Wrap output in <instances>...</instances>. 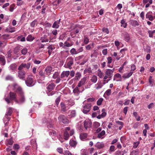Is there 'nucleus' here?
I'll return each mask as SVG.
<instances>
[{"mask_svg":"<svg viewBox=\"0 0 155 155\" xmlns=\"http://www.w3.org/2000/svg\"><path fill=\"white\" fill-rule=\"evenodd\" d=\"M13 90L17 93L18 95L21 94L24 92L22 87L17 83H14L12 85Z\"/></svg>","mask_w":155,"mask_h":155,"instance_id":"obj_3","label":"nucleus"},{"mask_svg":"<svg viewBox=\"0 0 155 155\" xmlns=\"http://www.w3.org/2000/svg\"><path fill=\"white\" fill-rule=\"evenodd\" d=\"M68 104L66 102V101L64 102H61L60 103V106L61 110V111L65 112L69 108V107L68 106Z\"/></svg>","mask_w":155,"mask_h":155,"instance_id":"obj_6","label":"nucleus"},{"mask_svg":"<svg viewBox=\"0 0 155 155\" xmlns=\"http://www.w3.org/2000/svg\"><path fill=\"white\" fill-rule=\"evenodd\" d=\"M40 40L42 43L48 41V39L47 38V36L46 35H44L41 38Z\"/></svg>","mask_w":155,"mask_h":155,"instance_id":"obj_29","label":"nucleus"},{"mask_svg":"<svg viewBox=\"0 0 155 155\" xmlns=\"http://www.w3.org/2000/svg\"><path fill=\"white\" fill-rule=\"evenodd\" d=\"M9 94V97H7L5 98V101L8 104H9L13 100L15 101L16 102L18 101V100L16 99L17 95L16 93L10 92Z\"/></svg>","mask_w":155,"mask_h":155,"instance_id":"obj_1","label":"nucleus"},{"mask_svg":"<svg viewBox=\"0 0 155 155\" xmlns=\"http://www.w3.org/2000/svg\"><path fill=\"white\" fill-rule=\"evenodd\" d=\"M93 125L95 128H97L100 126V124L98 122H95L94 123Z\"/></svg>","mask_w":155,"mask_h":155,"instance_id":"obj_55","label":"nucleus"},{"mask_svg":"<svg viewBox=\"0 0 155 155\" xmlns=\"http://www.w3.org/2000/svg\"><path fill=\"white\" fill-rule=\"evenodd\" d=\"M81 76V74L80 72H77L75 74V79L78 80Z\"/></svg>","mask_w":155,"mask_h":155,"instance_id":"obj_43","label":"nucleus"},{"mask_svg":"<svg viewBox=\"0 0 155 155\" xmlns=\"http://www.w3.org/2000/svg\"><path fill=\"white\" fill-rule=\"evenodd\" d=\"M103 86V84L101 82H98L97 84L95 85V88L97 90H98L102 88Z\"/></svg>","mask_w":155,"mask_h":155,"instance_id":"obj_26","label":"nucleus"},{"mask_svg":"<svg viewBox=\"0 0 155 155\" xmlns=\"http://www.w3.org/2000/svg\"><path fill=\"white\" fill-rule=\"evenodd\" d=\"M15 6V5L14 4H13L11 5L10 6V11L11 12H13Z\"/></svg>","mask_w":155,"mask_h":155,"instance_id":"obj_48","label":"nucleus"},{"mask_svg":"<svg viewBox=\"0 0 155 155\" xmlns=\"http://www.w3.org/2000/svg\"><path fill=\"white\" fill-rule=\"evenodd\" d=\"M86 80V78L84 77L82 78L79 82L82 84L83 85L85 84V82Z\"/></svg>","mask_w":155,"mask_h":155,"instance_id":"obj_51","label":"nucleus"},{"mask_svg":"<svg viewBox=\"0 0 155 155\" xmlns=\"http://www.w3.org/2000/svg\"><path fill=\"white\" fill-rule=\"evenodd\" d=\"M133 72L130 71V72L124 74L122 76V77L125 79L128 78H129L132 75Z\"/></svg>","mask_w":155,"mask_h":155,"instance_id":"obj_21","label":"nucleus"},{"mask_svg":"<svg viewBox=\"0 0 155 155\" xmlns=\"http://www.w3.org/2000/svg\"><path fill=\"white\" fill-rule=\"evenodd\" d=\"M31 144L32 147L35 149L37 148V144L36 143V141L35 139H32L31 141Z\"/></svg>","mask_w":155,"mask_h":155,"instance_id":"obj_24","label":"nucleus"},{"mask_svg":"<svg viewBox=\"0 0 155 155\" xmlns=\"http://www.w3.org/2000/svg\"><path fill=\"white\" fill-rule=\"evenodd\" d=\"M97 77L95 75H93L91 79V81L94 83H96L97 81Z\"/></svg>","mask_w":155,"mask_h":155,"instance_id":"obj_35","label":"nucleus"},{"mask_svg":"<svg viewBox=\"0 0 155 155\" xmlns=\"http://www.w3.org/2000/svg\"><path fill=\"white\" fill-rule=\"evenodd\" d=\"M21 48V46L20 45L17 46L14 49V52L15 54H17Z\"/></svg>","mask_w":155,"mask_h":155,"instance_id":"obj_36","label":"nucleus"},{"mask_svg":"<svg viewBox=\"0 0 155 155\" xmlns=\"http://www.w3.org/2000/svg\"><path fill=\"white\" fill-rule=\"evenodd\" d=\"M133 115L136 118L137 120L138 121L140 120V117L138 115L137 113L136 112H133Z\"/></svg>","mask_w":155,"mask_h":155,"instance_id":"obj_40","label":"nucleus"},{"mask_svg":"<svg viewBox=\"0 0 155 155\" xmlns=\"http://www.w3.org/2000/svg\"><path fill=\"white\" fill-rule=\"evenodd\" d=\"M13 79V78L11 76L8 75L6 76L5 77V80L6 81H8L10 80L11 81Z\"/></svg>","mask_w":155,"mask_h":155,"instance_id":"obj_52","label":"nucleus"},{"mask_svg":"<svg viewBox=\"0 0 155 155\" xmlns=\"http://www.w3.org/2000/svg\"><path fill=\"white\" fill-rule=\"evenodd\" d=\"M31 63L30 62H28L27 64L25 63H22L19 66L18 68V71H24L23 70L24 68H26L27 69H28L31 65Z\"/></svg>","mask_w":155,"mask_h":155,"instance_id":"obj_7","label":"nucleus"},{"mask_svg":"<svg viewBox=\"0 0 155 155\" xmlns=\"http://www.w3.org/2000/svg\"><path fill=\"white\" fill-rule=\"evenodd\" d=\"M59 122L64 124H67L69 123V120L64 115H60L58 118Z\"/></svg>","mask_w":155,"mask_h":155,"instance_id":"obj_5","label":"nucleus"},{"mask_svg":"<svg viewBox=\"0 0 155 155\" xmlns=\"http://www.w3.org/2000/svg\"><path fill=\"white\" fill-rule=\"evenodd\" d=\"M74 133L73 129H70L69 127H66L64 132V136L65 140H68L70 136L72 135Z\"/></svg>","mask_w":155,"mask_h":155,"instance_id":"obj_2","label":"nucleus"},{"mask_svg":"<svg viewBox=\"0 0 155 155\" xmlns=\"http://www.w3.org/2000/svg\"><path fill=\"white\" fill-rule=\"evenodd\" d=\"M18 95L19 97L18 101L16 102L18 103H24L25 101V93Z\"/></svg>","mask_w":155,"mask_h":155,"instance_id":"obj_12","label":"nucleus"},{"mask_svg":"<svg viewBox=\"0 0 155 155\" xmlns=\"http://www.w3.org/2000/svg\"><path fill=\"white\" fill-rule=\"evenodd\" d=\"M92 73V70L91 67H89L88 68L85 69L84 71V74L87 73L90 74Z\"/></svg>","mask_w":155,"mask_h":155,"instance_id":"obj_37","label":"nucleus"},{"mask_svg":"<svg viewBox=\"0 0 155 155\" xmlns=\"http://www.w3.org/2000/svg\"><path fill=\"white\" fill-rule=\"evenodd\" d=\"M28 52V49L26 48H24L21 50V52L23 55L26 54Z\"/></svg>","mask_w":155,"mask_h":155,"instance_id":"obj_49","label":"nucleus"},{"mask_svg":"<svg viewBox=\"0 0 155 155\" xmlns=\"http://www.w3.org/2000/svg\"><path fill=\"white\" fill-rule=\"evenodd\" d=\"M95 146L98 149H101L104 147V144L102 142H97Z\"/></svg>","mask_w":155,"mask_h":155,"instance_id":"obj_23","label":"nucleus"},{"mask_svg":"<svg viewBox=\"0 0 155 155\" xmlns=\"http://www.w3.org/2000/svg\"><path fill=\"white\" fill-rule=\"evenodd\" d=\"M139 143V141H137V142H134V146L133 147V148H137Z\"/></svg>","mask_w":155,"mask_h":155,"instance_id":"obj_62","label":"nucleus"},{"mask_svg":"<svg viewBox=\"0 0 155 155\" xmlns=\"http://www.w3.org/2000/svg\"><path fill=\"white\" fill-rule=\"evenodd\" d=\"M77 143L78 142L76 140H75L71 139L70 140L69 144L70 146L72 147H75Z\"/></svg>","mask_w":155,"mask_h":155,"instance_id":"obj_18","label":"nucleus"},{"mask_svg":"<svg viewBox=\"0 0 155 155\" xmlns=\"http://www.w3.org/2000/svg\"><path fill=\"white\" fill-rule=\"evenodd\" d=\"M146 17L147 18H149V19L150 21H152L153 20V16L151 15H148L147 14L146 15Z\"/></svg>","mask_w":155,"mask_h":155,"instance_id":"obj_56","label":"nucleus"},{"mask_svg":"<svg viewBox=\"0 0 155 155\" xmlns=\"http://www.w3.org/2000/svg\"><path fill=\"white\" fill-rule=\"evenodd\" d=\"M92 123L89 120H86L84 122V126L86 130L91 127Z\"/></svg>","mask_w":155,"mask_h":155,"instance_id":"obj_11","label":"nucleus"},{"mask_svg":"<svg viewBox=\"0 0 155 155\" xmlns=\"http://www.w3.org/2000/svg\"><path fill=\"white\" fill-rule=\"evenodd\" d=\"M139 154V150L136 149L133 150L130 152V155H138Z\"/></svg>","mask_w":155,"mask_h":155,"instance_id":"obj_38","label":"nucleus"},{"mask_svg":"<svg viewBox=\"0 0 155 155\" xmlns=\"http://www.w3.org/2000/svg\"><path fill=\"white\" fill-rule=\"evenodd\" d=\"M25 84L28 87H32L34 85V79L33 78L28 77L25 81Z\"/></svg>","mask_w":155,"mask_h":155,"instance_id":"obj_8","label":"nucleus"},{"mask_svg":"<svg viewBox=\"0 0 155 155\" xmlns=\"http://www.w3.org/2000/svg\"><path fill=\"white\" fill-rule=\"evenodd\" d=\"M97 75L101 78H102L103 77L104 74L100 69H98L97 71Z\"/></svg>","mask_w":155,"mask_h":155,"instance_id":"obj_34","label":"nucleus"},{"mask_svg":"<svg viewBox=\"0 0 155 155\" xmlns=\"http://www.w3.org/2000/svg\"><path fill=\"white\" fill-rule=\"evenodd\" d=\"M74 64V58L72 57H69L67 59L65 64H66V68H68L69 69L72 68L71 66Z\"/></svg>","mask_w":155,"mask_h":155,"instance_id":"obj_4","label":"nucleus"},{"mask_svg":"<svg viewBox=\"0 0 155 155\" xmlns=\"http://www.w3.org/2000/svg\"><path fill=\"white\" fill-rule=\"evenodd\" d=\"M91 104L90 103L86 104L83 107V112L85 114L89 112L91 110Z\"/></svg>","mask_w":155,"mask_h":155,"instance_id":"obj_9","label":"nucleus"},{"mask_svg":"<svg viewBox=\"0 0 155 155\" xmlns=\"http://www.w3.org/2000/svg\"><path fill=\"white\" fill-rule=\"evenodd\" d=\"M102 113L101 114V115L102 116V117H104L106 116V115L107 114L105 112V109H103L102 110Z\"/></svg>","mask_w":155,"mask_h":155,"instance_id":"obj_54","label":"nucleus"},{"mask_svg":"<svg viewBox=\"0 0 155 155\" xmlns=\"http://www.w3.org/2000/svg\"><path fill=\"white\" fill-rule=\"evenodd\" d=\"M73 45L72 44H70L69 43L66 41L64 43V46L67 47H70Z\"/></svg>","mask_w":155,"mask_h":155,"instance_id":"obj_60","label":"nucleus"},{"mask_svg":"<svg viewBox=\"0 0 155 155\" xmlns=\"http://www.w3.org/2000/svg\"><path fill=\"white\" fill-rule=\"evenodd\" d=\"M9 38V35L8 34L3 35L0 37V42H4V41Z\"/></svg>","mask_w":155,"mask_h":155,"instance_id":"obj_15","label":"nucleus"},{"mask_svg":"<svg viewBox=\"0 0 155 155\" xmlns=\"http://www.w3.org/2000/svg\"><path fill=\"white\" fill-rule=\"evenodd\" d=\"M18 77L21 80H24L25 78V71H18Z\"/></svg>","mask_w":155,"mask_h":155,"instance_id":"obj_13","label":"nucleus"},{"mask_svg":"<svg viewBox=\"0 0 155 155\" xmlns=\"http://www.w3.org/2000/svg\"><path fill=\"white\" fill-rule=\"evenodd\" d=\"M52 67L48 66L45 68V74L46 75H49L50 73L52 71Z\"/></svg>","mask_w":155,"mask_h":155,"instance_id":"obj_14","label":"nucleus"},{"mask_svg":"<svg viewBox=\"0 0 155 155\" xmlns=\"http://www.w3.org/2000/svg\"><path fill=\"white\" fill-rule=\"evenodd\" d=\"M66 102H67V103L68 104V106H69V108L70 107L73 105H74V102H73L72 101H66Z\"/></svg>","mask_w":155,"mask_h":155,"instance_id":"obj_53","label":"nucleus"},{"mask_svg":"<svg viewBox=\"0 0 155 155\" xmlns=\"http://www.w3.org/2000/svg\"><path fill=\"white\" fill-rule=\"evenodd\" d=\"M0 64L2 65H4L5 64V58L2 55H0Z\"/></svg>","mask_w":155,"mask_h":155,"instance_id":"obj_25","label":"nucleus"},{"mask_svg":"<svg viewBox=\"0 0 155 155\" xmlns=\"http://www.w3.org/2000/svg\"><path fill=\"white\" fill-rule=\"evenodd\" d=\"M124 57V54L121 53L120 54H118L117 56L116 57V58L117 60L120 59L121 58H122Z\"/></svg>","mask_w":155,"mask_h":155,"instance_id":"obj_58","label":"nucleus"},{"mask_svg":"<svg viewBox=\"0 0 155 155\" xmlns=\"http://www.w3.org/2000/svg\"><path fill=\"white\" fill-rule=\"evenodd\" d=\"M39 75L42 78H43V79H44L45 78V72H44L42 70H40L39 71Z\"/></svg>","mask_w":155,"mask_h":155,"instance_id":"obj_45","label":"nucleus"},{"mask_svg":"<svg viewBox=\"0 0 155 155\" xmlns=\"http://www.w3.org/2000/svg\"><path fill=\"white\" fill-rule=\"evenodd\" d=\"M73 92L75 94H79L80 92L78 87H76L74 89Z\"/></svg>","mask_w":155,"mask_h":155,"instance_id":"obj_47","label":"nucleus"},{"mask_svg":"<svg viewBox=\"0 0 155 155\" xmlns=\"http://www.w3.org/2000/svg\"><path fill=\"white\" fill-rule=\"evenodd\" d=\"M70 74L69 71H64L61 73L60 76V78H63L64 77H68Z\"/></svg>","mask_w":155,"mask_h":155,"instance_id":"obj_16","label":"nucleus"},{"mask_svg":"<svg viewBox=\"0 0 155 155\" xmlns=\"http://www.w3.org/2000/svg\"><path fill=\"white\" fill-rule=\"evenodd\" d=\"M48 91L47 92V94L48 96H51L53 95L54 94H58V92L56 91Z\"/></svg>","mask_w":155,"mask_h":155,"instance_id":"obj_41","label":"nucleus"},{"mask_svg":"<svg viewBox=\"0 0 155 155\" xmlns=\"http://www.w3.org/2000/svg\"><path fill=\"white\" fill-rule=\"evenodd\" d=\"M13 109L12 108L9 107L7 109V112L5 114L6 116H10L13 112Z\"/></svg>","mask_w":155,"mask_h":155,"instance_id":"obj_20","label":"nucleus"},{"mask_svg":"<svg viewBox=\"0 0 155 155\" xmlns=\"http://www.w3.org/2000/svg\"><path fill=\"white\" fill-rule=\"evenodd\" d=\"M103 101V99L102 98H99L97 102V104L98 106L101 105Z\"/></svg>","mask_w":155,"mask_h":155,"instance_id":"obj_46","label":"nucleus"},{"mask_svg":"<svg viewBox=\"0 0 155 155\" xmlns=\"http://www.w3.org/2000/svg\"><path fill=\"white\" fill-rule=\"evenodd\" d=\"M55 85L54 83H51L49 84L47 87L48 91H51L53 90L55 87Z\"/></svg>","mask_w":155,"mask_h":155,"instance_id":"obj_19","label":"nucleus"},{"mask_svg":"<svg viewBox=\"0 0 155 155\" xmlns=\"http://www.w3.org/2000/svg\"><path fill=\"white\" fill-rule=\"evenodd\" d=\"M76 111L74 110H69L68 112V115L70 117H74L76 116Z\"/></svg>","mask_w":155,"mask_h":155,"instance_id":"obj_17","label":"nucleus"},{"mask_svg":"<svg viewBox=\"0 0 155 155\" xmlns=\"http://www.w3.org/2000/svg\"><path fill=\"white\" fill-rule=\"evenodd\" d=\"M71 54L72 55L76 54H78V52L74 48H72L70 51Z\"/></svg>","mask_w":155,"mask_h":155,"instance_id":"obj_44","label":"nucleus"},{"mask_svg":"<svg viewBox=\"0 0 155 155\" xmlns=\"http://www.w3.org/2000/svg\"><path fill=\"white\" fill-rule=\"evenodd\" d=\"M34 39V38L31 35H29L26 38V40L29 41H32Z\"/></svg>","mask_w":155,"mask_h":155,"instance_id":"obj_39","label":"nucleus"},{"mask_svg":"<svg viewBox=\"0 0 155 155\" xmlns=\"http://www.w3.org/2000/svg\"><path fill=\"white\" fill-rule=\"evenodd\" d=\"M81 152V155H88V153L87 150L82 149Z\"/></svg>","mask_w":155,"mask_h":155,"instance_id":"obj_42","label":"nucleus"},{"mask_svg":"<svg viewBox=\"0 0 155 155\" xmlns=\"http://www.w3.org/2000/svg\"><path fill=\"white\" fill-rule=\"evenodd\" d=\"M87 133H82L80 134V137L81 140H84L87 138Z\"/></svg>","mask_w":155,"mask_h":155,"instance_id":"obj_27","label":"nucleus"},{"mask_svg":"<svg viewBox=\"0 0 155 155\" xmlns=\"http://www.w3.org/2000/svg\"><path fill=\"white\" fill-rule=\"evenodd\" d=\"M114 71V68L112 69H107L105 72V75H107L108 76L109 78L110 79V78H111L113 75V73Z\"/></svg>","mask_w":155,"mask_h":155,"instance_id":"obj_10","label":"nucleus"},{"mask_svg":"<svg viewBox=\"0 0 155 155\" xmlns=\"http://www.w3.org/2000/svg\"><path fill=\"white\" fill-rule=\"evenodd\" d=\"M130 24L133 26H138L139 24L136 20H130Z\"/></svg>","mask_w":155,"mask_h":155,"instance_id":"obj_31","label":"nucleus"},{"mask_svg":"<svg viewBox=\"0 0 155 155\" xmlns=\"http://www.w3.org/2000/svg\"><path fill=\"white\" fill-rule=\"evenodd\" d=\"M136 69V67L135 65L134 64H132L131 66V70L130 71L133 72Z\"/></svg>","mask_w":155,"mask_h":155,"instance_id":"obj_64","label":"nucleus"},{"mask_svg":"<svg viewBox=\"0 0 155 155\" xmlns=\"http://www.w3.org/2000/svg\"><path fill=\"white\" fill-rule=\"evenodd\" d=\"M55 48L52 45H50L49 46L48 49V53L49 55H50L52 51Z\"/></svg>","mask_w":155,"mask_h":155,"instance_id":"obj_30","label":"nucleus"},{"mask_svg":"<svg viewBox=\"0 0 155 155\" xmlns=\"http://www.w3.org/2000/svg\"><path fill=\"white\" fill-rule=\"evenodd\" d=\"M38 24L37 21L36 20H35L31 23V26L32 27H34L35 25Z\"/></svg>","mask_w":155,"mask_h":155,"instance_id":"obj_50","label":"nucleus"},{"mask_svg":"<svg viewBox=\"0 0 155 155\" xmlns=\"http://www.w3.org/2000/svg\"><path fill=\"white\" fill-rule=\"evenodd\" d=\"M13 142L14 141L12 139H10L8 141L7 144V145H12L13 144Z\"/></svg>","mask_w":155,"mask_h":155,"instance_id":"obj_57","label":"nucleus"},{"mask_svg":"<svg viewBox=\"0 0 155 155\" xmlns=\"http://www.w3.org/2000/svg\"><path fill=\"white\" fill-rule=\"evenodd\" d=\"M124 40L127 42H129L130 40V37L128 33L125 32L124 35Z\"/></svg>","mask_w":155,"mask_h":155,"instance_id":"obj_28","label":"nucleus"},{"mask_svg":"<svg viewBox=\"0 0 155 155\" xmlns=\"http://www.w3.org/2000/svg\"><path fill=\"white\" fill-rule=\"evenodd\" d=\"M16 65L15 64H11L10 66V68L12 70H15L16 67Z\"/></svg>","mask_w":155,"mask_h":155,"instance_id":"obj_61","label":"nucleus"},{"mask_svg":"<svg viewBox=\"0 0 155 155\" xmlns=\"http://www.w3.org/2000/svg\"><path fill=\"white\" fill-rule=\"evenodd\" d=\"M120 23L121 24V27H123L124 28H126L127 27V24L124 19H123L121 20Z\"/></svg>","mask_w":155,"mask_h":155,"instance_id":"obj_33","label":"nucleus"},{"mask_svg":"<svg viewBox=\"0 0 155 155\" xmlns=\"http://www.w3.org/2000/svg\"><path fill=\"white\" fill-rule=\"evenodd\" d=\"M115 155H124V153L122 151L118 150L116 152Z\"/></svg>","mask_w":155,"mask_h":155,"instance_id":"obj_63","label":"nucleus"},{"mask_svg":"<svg viewBox=\"0 0 155 155\" xmlns=\"http://www.w3.org/2000/svg\"><path fill=\"white\" fill-rule=\"evenodd\" d=\"M105 134V132L104 130L101 131L100 133L98 134L97 137L98 138H103L104 137H102Z\"/></svg>","mask_w":155,"mask_h":155,"instance_id":"obj_32","label":"nucleus"},{"mask_svg":"<svg viewBox=\"0 0 155 155\" xmlns=\"http://www.w3.org/2000/svg\"><path fill=\"white\" fill-rule=\"evenodd\" d=\"M111 94V90L110 89L107 90L105 92V94L107 96H109Z\"/></svg>","mask_w":155,"mask_h":155,"instance_id":"obj_59","label":"nucleus"},{"mask_svg":"<svg viewBox=\"0 0 155 155\" xmlns=\"http://www.w3.org/2000/svg\"><path fill=\"white\" fill-rule=\"evenodd\" d=\"M61 19L59 20L55 21L53 24L52 27L54 28H59V24L60 23Z\"/></svg>","mask_w":155,"mask_h":155,"instance_id":"obj_22","label":"nucleus"}]
</instances>
